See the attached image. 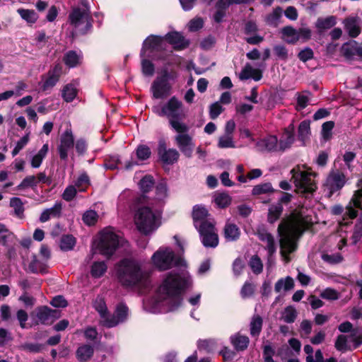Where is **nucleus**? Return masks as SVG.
Here are the masks:
<instances>
[{"mask_svg": "<svg viewBox=\"0 0 362 362\" xmlns=\"http://www.w3.org/2000/svg\"><path fill=\"white\" fill-rule=\"evenodd\" d=\"M274 192L270 182L262 183L255 185L252 191L253 195H260L264 194H272Z\"/></svg>", "mask_w": 362, "mask_h": 362, "instance_id": "obj_46", "label": "nucleus"}, {"mask_svg": "<svg viewBox=\"0 0 362 362\" xmlns=\"http://www.w3.org/2000/svg\"><path fill=\"white\" fill-rule=\"evenodd\" d=\"M93 352L94 349L92 346L84 344L77 349L76 354L80 362H86L92 357Z\"/></svg>", "mask_w": 362, "mask_h": 362, "instance_id": "obj_30", "label": "nucleus"}, {"mask_svg": "<svg viewBox=\"0 0 362 362\" xmlns=\"http://www.w3.org/2000/svg\"><path fill=\"white\" fill-rule=\"evenodd\" d=\"M62 210V204L61 202H56L51 208L45 209L40 214V221L47 222L51 218H59L61 216Z\"/></svg>", "mask_w": 362, "mask_h": 362, "instance_id": "obj_24", "label": "nucleus"}, {"mask_svg": "<svg viewBox=\"0 0 362 362\" xmlns=\"http://www.w3.org/2000/svg\"><path fill=\"white\" fill-rule=\"evenodd\" d=\"M255 147L258 151L267 153H276L277 136L268 135L257 141Z\"/></svg>", "mask_w": 362, "mask_h": 362, "instance_id": "obj_18", "label": "nucleus"}, {"mask_svg": "<svg viewBox=\"0 0 362 362\" xmlns=\"http://www.w3.org/2000/svg\"><path fill=\"white\" fill-rule=\"evenodd\" d=\"M346 183V176L339 169H332L328 174L324 184L325 190L327 191L328 197L340 190Z\"/></svg>", "mask_w": 362, "mask_h": 362, "instance_id": "obj_10", "label": "nucleus"}, {"mask_svg": "<svg viewBox=\"0 0 362 362\" xmlns=\"http://www.w3.org/2000/svg\"><path fill=\"white\" fill-rule=\"evenodd\" d=\"M77 191L78 189L75 187V186L70 185L66 187L62 194V197L66 202H71L75 198L77 194Z\"/></svg>", "mask_w": 362, "mask_h": 362, "instance_id": "obj_56", "label": "nucleus"}, {"mask_svg": "<svg viewBox=\"0 0 362 362\" xmlns=\"http://www.w3.org/2000/svg\"><path fill=\"white\" fill-rule=\"evenodd\" d=\"M76 243V238L72 235H64L60 239L59 246L63 251L72 250Z\"/></svg>", "mask_w": 362, "mask_h": 362, "instance_id": "obj_39", "label": "nucleus"}, {"mask_svg": "<svg viewBox=\"0 0 362 362\" xmlns=\"http://www.w3.org/2000/svg\"><path fill=\"white\" fill-rule=\"evenodd\" d=\"M81 7H74L69 18L72 26L81 34H86L92 28V17L87 0H79Z\"/></svg>", "mask_w": 362, "mask_h": 362, "instance_id": "obj_6", "label": "nucleus"}, {"mask_svg": "<svg viewBox=\"0 0 362 362\" xmlns=\"http://www.w3.org/2000/svg\"><path fill=\"white\" fill-rule=\"evenodd\" d=\"M281 33L285 40L289 44H295L298 41V30L291 26H286L282 28Z\"/></svg>", "mask_w": 362, "mask_h": 362, "instance_id": "obj_37", "label": "nucleus"}, {"mask_svg": "<svg viewBox=\"0 0 362 362\" xmlns=\"http://www.w3.org/2000/svg\"><path fill=\"white\" fill-rule=\"evenodd\" d=\"M199 233L202 243L206 247H216L218 245V235L215 228V223H208L197 229Z\"/></svg>", "mask_w": 362, "mask_h": 362, "instance_id": "obj_11", "label": "nucleus"}, {"mask_svg": "<svg viewBox=\"0 0 362 362\" xmlns=\"http://www.w3.org/2000/svg\"><path fill=\"white\" fill-rule=\"evenodd\" d=\"M215 203L221 208L228 206L231 202V197L226 193H220L214 197Z\"/></svg>", "mask_w": 362, "mask_h": 362, "instance_id": "obj_54", "label": "nucleus"}, {"mask_svg": "<svg viewBox=\"0 0 362 362\" xmlns=\"http://www.w3.org/2000/svg\"><path fill=\"white\" fill-rule=\"evenodd\" d=\"M291 174L292 175L291 180L298 193L308 198L316 190L317 186L314 180L315 174L303 170L299 165L294 167L291 170Z\"/></svg>", "mask_w": 362, "mask_h": 362, "instance_id": "obj_9", "label": "nucleus"}, {"mask_svg": "<svg viewBox=\"0 0 362 362\" xmlns=\"http://www.w3.org/2000/svg\"><path fill=\"white\" fill-rule=\"evenodd\" d=\"M283 212V206L281 204H272L269 208L268 221L271 223H274L281 216Z\"/></svg>", "mask_w": 362, "mask_h": 362, "instance_id": "obj_40", "label": "nucleus"}, {"mask_svg": "<svg viewBox=\"0 0 362 362\" xmlns=\"http://www.w3.org/2000/svg\"><path fill=\"white\" fill-rule=\"evenodd\" d=\"M29 269L33 273L44 272L45 271V267L42 262L34 258L29 264Z\"/></svg>", "mask_w": 362, "mask_h": 362, "instance_id": "obj_61", "label": "nucleus"}, {"mask_svg": "<svg viewBox=\"0 0 362 362\" xmlns=\"http://www.w3.org/2000/svg\"><path fill=\"white\" fill-rule=\"evenodd\" d=\"M188 132H177L175 140L181 152L187 158L192 155L194 144L192 137L187 134Z\"/></svg>", "mask_w": 362, "mask_h": 362, "instance_id": "obj_13", "label": "nucleus"}, {"mask_svg": "<svg viewBox=\"0 0 362 362\" xmlns=\"http://www.w3.org/2000/svg\"><path fill=\"white\" fill-rule=\"evenodd\" d=\"M74 146V137L71 129H67L61 135L59 144L57 146L60 159L66 160L68 158L69 151L73 148Z\"/></svg>", "mask_w": 362, "mask_h": 362, "instance_id": "obj_12", "label": "nucleus"}, {"mask_svg": "<svg viewBox=\"0 0 362 362\" xmlns=\"http://www.w3.org/2000/svg\"><path fill=\"white\" fill-rule=\"evenodd\" d=\"M82 60V54L81 52L77 53L76 51L67 52L63 58L64 64L69 68H74L81 64Z\"/></svg>", "mask_w": 362, "mask_h": 362, "instance_id": "obj_29", "label": "nucleus"}, {"mask_svg": "<svg viewBox=\"0 0 362 362\" xmlns=\"http://www.w3.org/2000/svg\"><path fill=\"white\" fill-rule=\"evenodd\" d=\"M141 69L142 73L147 76H151L153 75L155 71V68L153 64L148 60L143 59L141 62Z\"/></svg>", "mask_w": 362, "mask_h": 362, "instance_id": "obj_59", "label": "nucleus"}, {"mask_svg": "<svg viewBox=\"0 0 362 362\" xmlns=\"http://www.w3.org/2000/svg\"><path fill=\"white\" fill-rule=\"evenodd\" d=\"M119 245V237L109 228L104 229L100 233L99 240L95 244V247L92 248L89 259L98 251L100 255L110 258Z\"/></svg>", "mask_w": 362, "mask_h": 362, "instance_id": "obj_7", "label": "nucleus"}, {"mask_svg": "<svg viewBox=\"0 0 362 362\" xmlns=\"http://www.w3.org/2000/svg\"><path fill=\"white\" fill-rule=\"evenodd\" d=\"M107 269L105 262H95L91 267L90 274L94 278H99L105 273Z\"/></svg>", "mask_w": 362, "mask_h": 362, "instance_id": "obj_47", "label": "nucleus"}, {"mask_svg": "<svg viewBox=\"0 0 362 362\" xmlns=\"http://www.w3.org/2000/svg\"><path fill=\"white\" fill-rule=\"evenodd\" d=\"M156 199L159 201L163 200L168 196V188L165 182H161L156 187Z\"/></svg>", "mask_w": 362, "mask_h": 362, "instance_id": "obj_60", "label": "nucleus"}, {"mask_svg": "<svg viewBox=\"0 0 362 362\" xmlns=\"http://www.w3.org/2000/svg\"><path fill=\"white\" fill-rule=\"evenodd\" d=\"M116 276L125 288L147 287L150 284L149 274L141 269L137 261L132 259L126 258L118 263Z\"/></svg>", "mask_w": 362, "mask_h": 362, "instance_id": "obj_2", "label": "nucleus"}, {"mask_svg": "<svg viewBox=\"0 0 362 362\" xmlns=\"http://www.w3.org/2000/svg\"><path fill=\"white\" fill-rule=\"evenodd\" d=\"M162 42V39L160 37L151 35L148 37L143 43L141 49V54L146 49H156Z\"/></svg>", "mask_w": 362, "mask_h": 362, "instance_id": "obj_43", "label": "nucleus"}, {"mask_svg": "<svg viewBox=\"0 0 362 362\" xmlns=\"http://www.w3.org/2000/svg\"><path fill=\"white\" fill-rule=\"evenodd\" d=\"M263 320L259 315H254L250 323V333L252 337H257L262 328Z\"/></svg>", "mask_w": 362, "mask_h": 362, "instance_id": "obj_31", "label": "nucleus"}, {"mask_svg": "<svg viewBox=\"0 0 362 362\" xmlns=\"http://www.w3.org/2000/svg\"><path fill=\"white\" fill-rule=\"evenodd\" d=\"M182 259L180 257H176L174 251L169 247H159L151 257L153 266L160 272L182 265Z\"/></svg>", "mask_w": 362, "mask_h": 362, "instance_id": "obj_8", "label": "nucleus"}, {"mask_svg": "<svg viewBox=\"0 0 362 362\" xmlns=\"http://www.w3.org/2000/svg\"><path fill=\"white\" fill-rule=\"evenodd\" d=\"M128 315V308L123 303H119L116 308L115 313L113 315H109L107 319H105L104 326L107 327H113L117 325L119 322H124Z\"/></svg>", "mask_w": 362, "mask_h": 362, "instance_id": "obj_17", "label": "nucleus"}, {"mask_svg": "<svg viewBox=\"0 0 362 362\" xmlns=\"http://www.w3.org/2000/svg\"><path fill=\"white\" fill-rule=\"evenodd\" d=\"M310 122L309 120H304L299 124L298 129V139L302 141L303 143L310 134Z\"/></svg>", "mask_w": 362, "mask_h": 362, "instance_id": "obj_44", "label": "nucleus"}, {"mask_svg": "<svg viewBox=\"0 0 362 362\" xmlns=\"http://www.w3.org/2000/svg\"><path fill=\"white\" fill-rule=\"evenodd\" d=\"M36 180L37 178H35V175H28L16 187V189L18 190H21L28 187H31L33 189H34L37 185Z\"/></svg>", "mask_w": 362, "mask_h": 362, "instance_id": "obj_49", "label": "nucleus"}, {"mask_svg": "<svg viewBox=\"0 0 362 362\" xmlns=\"http://www.w3.org/2000/svg\"><path fill=\"white\" fill-rule=\"evenodd\" d=\"M17 12L28 23H35L38 18V15L34 10L19 8Z\"/></svg>", "mask_w": 362, "mask_h": 362, "instance_id": "obj_42", "label": "nucleus"}, {"mask_svg": "<svg viewBox=\"0 0 362 362\" xmlns=\"http://www.w3.org/2000/svg\"><path fill=\"white\" fill-rule=\"evenodd\" d=\"M151 150L146 145H140L137 147L136 151V157L141 160L148 159L151 156Z\"/></svg>", "mask_w": 362, "mask_h": 362, "instance_id": "obj_57", "label": "nucleus"}, {"mask_svg": "<svg viewBox=\"0 0 362 362\" xmlns=\"http://www.w3.org/2000/svg\"><path fill=\"white\" fill-rule=\"evenodd\" d=\"M93 306L95 309L99 313L101 318H102V323L104 325V322L105 321V319H107L109 317V314L107 312V308L106 306L105 302L103 300V298L98 297L95 298Z\"/></svg>", "mask_w": 362, "mask_h": 362, "instance_id": "obj_35", "label": "nucleus"}, {"mask_svg": "<svg viewBox=\"0 0 362 362\" xmlns=\"http://www.w3.org/2000/svg\"><path fill=\"white\" fill-rule=\"evenodd\" d=\"M337 24V18L329 16L326 18H318L315 23V28L319 33L329 30Z\"/></svg>", "mask_w": 362, "mask_h": 362, "instance_id": "obj_28", "label": "nucleus"}, {"mask_svg": "<svg viewBox=\"0 0 362 362\" xmlns=\"http://www.w3.org/2000/svg\"><path fill=\"white\" fill-rule=\"evenodd\" d=\"M30 132H28L19 141L12 151V156L14 157L28 144L30 140Z\"/></svg>", "mask_w": 362, "mask_h": 362, "instance_id": "obj_52", "label": "nucleus"}, {"mask_svg": "<svg viewBox=\"0 0 362 362\" xmlns=\"http://www.w3.org/2000/svg\"><path fill=\"white\" fill-rule=\"evenodd\" d=\"M154 185V180L151 175L144 176L139 182V187L144 193L148 192Z\"/></svg>", "mask_w": 362, "mask_h": 362, "instance_id": "obj_53", "label": "nucleus"}, {"mask_svg": "<svg viewBox=\"0 0 362 362\" xmlns=\"http://www.w3.org/2000/svg\"><path fill=\"white\" fill-rule=\"evenodd\" d=\"M192 218L194 226L197 229L204 227L208 223H211L214 220L209 218V214L207 209L200 205H196L193 208Z\"/></svg>", "mask_w": 362, "mask_h": 362, "instance_id": "obj_14", "label": "nucleus"}, {"mask_svg": "<svg viewBox=\"0 0 362 362\" xmlns=\"http://www.w3.org/2000/svg\"><path fill=\"white\" fill-rule=\"evenodd\" d=\"M166 38L175 49H182L189 45V42L186 40L181 34L177 32L168 33L166 35Z\"/></svg>", "mask_w": 362, "mask_h": 362, "instance_id": "obj_26", "label": "nucleus"}, {"mask_svg": "<svg viewBox=\"0 0 362 362\" xmlns=\"http://www.w3.org/2000/svg\"><path fill=\"white\" fill-rule=\"evenodd\" d=\"M224 110L223 107L218 102L211 104L209 107V116L212 119H215Z\"/></svg>", "mask_w": 362, "mask_h": 362, "instance_id": "obj_63", "label": "nucleus"}, {"mask_svg": "<svg viewBox=\"0 0 362 362\" xmlns=\"http://www.w3.org/2000/svg\"><path fill=\"white\" fill-rule=\"evenodd\" d=\"M218 146L220 148H235V145L232 135L224 134L219 137Z\"/></svg>", "mask_w": 362, "mask_h": 362, "instance_id": "obj_51", "label": "nucleus"}, {"mask_svg": "<svg viewBox=\"0 0 362 362\" xmlns=\"http://www.w3.org/2000/svg\"><path fill=\"white\" fill-rule=\"evenodd\" d=\"M158 155L161 160L166 164H173L176 162L179 158V153L176 149H166L164 141H160L158 145Z\"/></svg>", "mask_w": 362, "mask_h": 362, "instance_id": "obj_21", "label": "nucleus"}, {"mask_svg": "<svg viewBox=\"0 0 362 362\" xmlns=\"http://www.w3.org/2000/svg\"><path fill=\"white\" fill-rule=\"evenodd\" d=\"M345 30L351 38L357 37L361 32L360 18L355 16H349L343 21Z\"/></svg>", "mask_w": 362, "mask_h": 362, "instance_id": "obj_22", "label": "nucleus"}, {"mask_svg": "<svg viewBox=\"0 0 362 362\" xmlns=\"http://www.w3.org/2000/svg\"><path fill=\"white\" fill-rule=\"evenodd\" d=\"M230 341L237 351L245 350L249 344L250 339L247 336L237 333L230 337Z\"/></svg>", "mask_w": 362, "mask_h": 362, "instance_id": "obj_27", "label": "nucleus"}, {"mask_svg": "<svg viewBox=\"0 0 362 362\" xmlns=\"http://www.w3.org/2000/svg\"><path fill=\"white\" fill-rule=\"evenodd\" d=\"M76 95L77 90L71 83L66 85L62 89V98L67 103L71 102L76 98Z\"/></svg>", "mask_w": 362, "mask_h": 362, "instance_id": "obj_45", "label": "nucleus"}, {"mask_svg": "<svg viewBox=\"0 0 362 362\" xmlns=\"http://www.w3.org/2000/svg\"><path fill=\"white\" fill-rule=\"evenodd\" d=\"M334 127V123L332 121L325 122L322 126V134L325 140H329L332 136V130Z\"/></svg>", "mask_w": 362, "mask_h": 362, "instance_id": "obj_62", "label": "nucleus"}, {"mask_svg": "<svg viewBox=\"0 0 362 362\" xmlns=\"http://www.w3.org/2000/svg\"><path fill=\"white\" fill-rule=\"evenodd\" d=\"M305 226V223L303 219L297 216L281 221L277 232L280 237L279 245L282 250V255L284 252L289 254L295 250V238L303 233Z\"/></svg>", "mask_w": 362, "mask_h": 362, "instance_id": "obj_4", "label": "nucleus"}, {"mask_svg": "<svg viewBox=\"0 0 362 362\" xmlns=\"http://www.w3.org/2000/svg\"><path fill=\"white\" fill-rule=\"evenodd\" d=\"M62 74V66L60 64H56L52 69H50L47 76L44 81L42 88L43 90H47L52 88L58 82Z\"/></svg>", "mask_w": 362, "mask_h": 362, "instance_id": "obj_20", "label": "nucleus"}, {"mask_svg": "<svg viewBox=\"0 0 362 362\" xmlns=\"http://www.w3.org/2000/svg\"><path fill=\"white\" fill-rule=\"evenodd\" d=\"M239 228L233 223H227L224 228V238L227 241H235L240 236Z\"/></svg>", "mask_w": 362, "mask_h": 362, "instance_id": "obj_33", "label": "nucleus"}, {"mask_svg": "<svg viewBox=\"0 0 362 362\" xmlns=\"http://www.w3.org/2000/svg\"><path fill=\"white\" fill-rule=\"evenodd\" d=\"M342 55L348 59H351L355 54L362 55V47H357L356 41L345 42L341 47Z\"/></svg>", "mask_w": 362, "mask_h": 362, "instance_id": "obj_25", "label": "nucleus"}, {"mask_svg": "<svg viewBox=\"0 0 362 362\" xmlns=\"http://www.w3.org/2000/svg\"><path fill=\"white\" fill-rule=\"evenodd\" d=\"M153 112L168 119L169 125L176 132H188L189 126L184 122L186 113L183 103L175 96L170 98L160 108L154 107Z\"/></svg>", "mask_w": 362, "mask_h": 362, "instance_id": "obj_5", "label": "nucleus"}, {"mask_svg": "<svg viewBox=\"0 0 362 362\" xmlns=\"http://www.w3.org/2000/svg\"><path fill=\"white\" fill-rule=\"evenodd\" d=\"M298 313L291 305L287 306L281 313V319L286 323H293L297 317Z\"/></svg>", "mask_w": 362, "mask_h": 362, "instance_id": "obj_41", "label": "nucleus"}, {"mask_svg": "<svg viewBox=\"0 0 362 362\" xmlns=\"http://www.w3.org/2000/svg\"><path fill=\"white\" fill-rule=\"evenodd\" d=\"M257 237L262 242L266 243L265 249L268 252L269 257H272L277 249L274 236L267 230H262L257 232Z\"/></svg>", "mask_w": 362, "mask_h": 362, "instance_id": "obj_23", "label": "nucleus"}, {"mask_svg": "<svg viewBox=\"0 0 362 362\" xmlns=\"http://www.w3.org/2000/svg\"><path fill=\"white\" fill-rule=\"evenodd\" d=\"M170 86L164 78H158L155 80L151 86L153 95L155 98H163L170 93Z\"/></svg>", "mask_w": 362, "mask_h": 362, "instance_id": "obj_19", "label": "nucleus"}, {"mask_svg": "<svg viewBox=\"0 0 362 362\" xmlns=\"http://www.w3.org/2000/svg\"><path fill=\"white\" fill-rule=\"evenodd\" d=\"M187 281L179 274L169 272L157 289L156 300L160 306L165 307L168 311H173L181 304L182 292L186 286Z\"/></svg>", "mask_w": 362, "mask_h": 362, "instance_id": "obj_1", "label": "nucleus"}, {"mask_svg": "<svg viewBox=\"0 0 362 362\" xmlns=\"http://www.w3.org/2000/svg\"><path fill=\"white\" fill-rule=\"evenodd\" d=\"M90 185V180L88 174L85 172L80 174L78 178L75 180L74 186L78 189V192H85L87 188Z\"/></svg>", "mask_w": 362, "mask_h": 362, "instance_id": "obj_38", "label": "nucleus"}, {"mask_svg": "<svg viewBox=\"0 0 362 362\" xmlns=\"http://www.w3.org/2000/svg\"><path fill=\"white\" fill-rule=\"evenodd\" d=\"M98 214L94 210L86 211L83 215V221L88 226H93L98 221Z\"/></svg>", "mask_w": 362, "mask_h": 362, "instance_id": "obj_55", "label": "nucleus"}, {"mask_svg": "<svg viewBox=\"0 0 362 362\" xmlns=\"http://www.w3.org/2000/svg\"><path fill=\"white\" fill-rule=\"evenodd\" d=\"M48 151L49 146L47 144H45L37 153L33 156L30 163L33 168H38L41 165L43 159L46 157L48 153Z\"/></svg>", "mask_w": 362, "mask_h": 362, "instance_id": "obj_34", "label": "nucleus"}, {"mask_svg": "<svg viewBox=\"0 0 362 362\" xmlns=\"http://www.w3.org/2000/svg\"><path fill=\"white\" fill-rule=\"evenodd\" d=\"M294 287V281L293 279L287 276L285 279H279L274 286V290L276 293L280 292L281 290L285 291L293 289Z\"/></svg>", "mask_w": 362, "mask_h": 362, "instance_id": "obj_36", "label": "nucleus"}, {"mask_svg": "<svg viewBox=\"0 0 362 362\" xmlns=\"http://www.w3.org/2000/svg\"><path fill=\"white\" fill-rule=\"evenodd\" d=\"M358 189L356 190L351 198L350 205L346 207L345 215L348 216L351 219H354L357 216V211L351 206L362 210V178L357 182Z\"/></svg>", "mask_w": 362, "mask_h": 362, "instance_id": "obj_15", "label": "nucleus"}, {"mask_svg": "<svg viewBox=\"0 0 362 362\" xmlns=\"http://www.w3.org/2000/svg\"><path fill=\"white\" fill-rule=\"evenodd\" d=\"M334 346L339 351L347 350V337L343 334L339 335L336 339Z\"/></svg>", "mask_w": 362, "mask_h": 362, "instance_id": "obj_64", "label": "nucleus"}, {"mask_svg": "<svg viewBox=\"0 0 362 362\" xmlns=\"http://www.w3.org/2000/svg\"><path fill=\"white\" fill-rule=\"evenodd\" d=\"M295 141V136L283 133L280 139H277L278 152H284L289 149Z\"/></svg>", "mask_w": 362, "mask_h": 362, "instance_id": "obj_32", "label": "nucleus"}, {"mask_svg": "<svg viewBox=\"0 0 362 362\" xmlns=\"http://www.w3.org/2000/svg\"><path fill=\"white\" fill-rule=\"evenodd\" d=\"M281 16V8L276 7V8L274 9L272 13H271L266 17V22L268 25L277 26Z\"/></svg>", "mask_w": 362, "mask_h": 362, "instance_id": "obj_48", "label": "nucleus"}, {"mask_svg": "<svg viewBox=\"0 0 362 362\" xmlns=\"http://www.w3.org/2000/svg\"><path fill=\"white\" fill-rule=\"evenodd\" d=\"M36 316L41 324L49 325L61 317V312L43 306L37 308Z\"/></svg>", "mask_w": 362, "mask_h": 362, "instance_id": "obj_16", "label": "nucleus"}, {"mask_svg": "<svg viewBox=\"0 0 362 362\" xmlns=\"http://www.w3.org/2000/svg\"><path fill=\"white\" fill-rule=\"evenodd\" d=\"M249 266L252 272L255 274H259L263 270V264L261 259L257 255H253L249 262Z\"/></svg>", "mask_w": 362, "mask_h": 362, "instance_id": "obj_50", "label": "nucleus"}, {"mask_svg": "<svg viewBox=\"0 0 362 362\" xmlns=\"http://www.w3.org/2000/svg\"><path fill=\"white\" fill-rule=\"evenodd\" d=\"M10 206L14 209L15 213L18 216L23 214L24 207L21 199L18 197H13L10 200Z\"/></svg>", "mask_w": 362, "mask_h": 362, "instance_id": "obj_58", "label": "nucleus"}, {"mask_svg": "<svg viewBox=\"0 0 362 362\" xmlns=\"http://www.w3.org/2000/svg\"><path fill=\"white\" fill-rule=\"evenodd\" d=\"M146 203V197L139 195L134 199L130 208L134 212V221L138 230L144 235H148L160 226V214L149 206H144Z\"/></svg>", "mask_w": 362, "mask_h": 362, "instance_id": "obj_3", "label": "nucleus"}]
</instances>
